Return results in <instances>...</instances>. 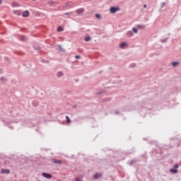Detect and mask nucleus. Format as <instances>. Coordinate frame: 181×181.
<instances>
[{
	"mask_svg": "<svg viewBox=\"0 0 181 181\" xmlns=\"http://www.w3.org/2000/svg\"><path fill=\"white\" fill-rule=\"evenodd\" d=\"M118 11H119V7H111L110 8L111 13H115L116 12H118Z\"/></svg>",
	"mask_w": 181,
	"mask_h": 181,
	"instance_id": "1",
	"label": "nucleus"
},
{
	"mask_svg": "<svg viewBox=\"0 0 181 181\" xmlns=\"http://www.w3.org/2000/svg\"><path fill=\"white\" fill-rule=\"evenodd\" d=\"M53 163H55L56 165H62V162L60 160H57L56 158L52 159Z\"/></svg>",
	"mask_w": 181,
	"mask_h": 181,
	"instance_id": "2",
	"label": "nucleus"
},
{
	"mask_svg": "<svg viewBox=\"0 0 181 181\" xmlns=\"http://www.w3.org/2000/svg\"><path fill=\"white\" fill-rule=\"evenodd\" d=\"M43 177H46V179H52V175L46 173H42Z\"/></svg>",
	"mask_w": 181,
	"mask_h": 181,
	"instance_id": "3",
	"label": "nucleus"
},
{
	"mask_svg": "<svg viewBox=\"0 0 181 181\" xmlns=\"http://www.w3.org/2000/svg\"><path fill=\"white\" fill-rule=\"evenodd\" d=\"M1 173H2L3 175L6 173V175H9V173H11V170H5V169H1Z\"/></svg>",
	"mask_w": 181,
	"mask_h": 181,
	"instance_id": "4",
	"label": "nucleus"
},
{
	"mask_svg": "<svg viewBox=\"0 0 181 181\" xmlns=\"http://www.w3.org/2000/svg\"><path fill=\"white\" fill-rule=\"evenodd\" d=\"M30 13H29V11H25L24 12H23L22 13V16L23 18H28V16H29Z\"/></svg>",
	"mask_w": 181,
	"mask_h": 181,
	"instance_id": "5",
	"label": "nucleus"
},
{
	"mask_svg": "<svg viewBox=\"0 0 181 181\" xmlns=\"http://www.w3.org/2000/svg\"><path fill=\"white\" fill-rule=\"evenodd\" d=\"M101 176H103L102 173H95L93 175V178L96 180V179H98L99 177H101Z\"/></svg>",
	"mask_w": 181,
	"mask_h": 181,
	"instance_id": "6",
	"label": "nucleus"
},
{
	"mask_svg": "<svg viewBox=\"0 0 181 181\" xmlns=\"http://www.w3.org/2000/svg\"><path fill=\"white\" fill-rule=\"evenodd\" d=\"M13 13H15V15H18V16H20L22 12L21 11V10H16L13 11Z\"/></svg>",
	"mask_w": 181,
	"mask_h": 181,
	"instance_id": "7",
	"label": "nucleus"
},
{
	"mask_svg": "<svg viewBox=\"0 0 181 181\" xmlns=\"http://www.w3.org/2000/svg\"><path fill=\"white\" fill-rule=\"evenodd\" d=\"M76 13H83L84 8H78L76 11Z\"/></svg>",
	"mask_w": 181,
	"mask_h": 181,
	"instance_id": "8",
	"label": "nucleus"
},
{
	"mask_svg": "<svg viewBox=\"0 0 181 181\" xmlns=\"http://www.w3.org/2000/svg\"><path fill=\"white\" fill-rule=\"evenodd\" d=\"M125 46H127V42H122L119 45V47L121 49H124L125 47Z\"/></svg>",
	"mask_w": 181,
	"mask_h": 181,
	"instance_id": "9",
	"label": "nucleus"
},
{
	"mask_svg": "<svg viewBox=\"0 0 181 181\" xmlns=\"http://www.w3.org/2000/svg\"><path fill=\"white\" fill-rule=\"evenodd\" d=\"M66 119L67 124H70V122H71V120L70 119V117H69V116L66 115Z\"/></svg>",
	"mask_w": 181,
	"mask_h": 181,
	"instance_id": "10",
	"label": "nucleus"
},
{
	"mask_svg": "<svg viewBox=\"0 0 181 181\" xmlns=\"http://www.w3.org/2000/svg\"><path fill=\"white\" fill-rule=\"evenodd\" d=\"M134 33H132V31H129L127 32V36H129V37H131V36H133Z\"/></svg>",
	"mask_w": 181,
	"mask_h": 181,
	"instance_id": "11",
	"label": "nucleus"
},
{
	"mask_svg": "<svg viewBox=\"0 0 181 181\" xmlns=\"http://www.w3.org/2000/svg\"><path fill=\"white\" fill-rule=\"evenodd\" d=\"M170 171L171 173H177V170L176 169H170Z\"/></svg>",
	"mask_w": 181,
	"mask_h": 181,
	"instance_id": "12",
	"label": "nucleus"
},
{
	"mask_svg": "<svg viewBox=\"0 0 181 181\" xmlns=\"http://www.w3.org/2000/svg\"><path fill=\"white\" fill-rule=\"evenodd\" d=\"M90 40H91V37H86L85 38V42H90Z\"/></svg>",
	"mask_w": 181,
	"mask_h": 181,
	"instance_id": "13",
	"label": "nucleus"
},
{
	"mask_svg": "<svg viewBox=\"0 0 181 181\" xmlns=\"http://www.w3.org/2000/svg\"><path fill=\"white\" fill-rule=\"evenodd\" d=\"M62 76H63V72L59 71L57 73V77H62Z\"/></svg>",
	"mask_w": 181,
	"mask_h": 181,
	"instance_id": "14",
	"label": "nucleus"
},
{
	"mask_svg": "<svg viewBox=\"0 0 181 181\" xmlns=\"http://www.w3.org/2000/svg\"><path fill=\"white\" fill-rule=\"evenodd\" d=\"M57 31H58V32H63V28H62V27H58Z\"/></svg>",
	"mask_w": 181,
	"mask_h": 181,
	"instance_id": "15",
	"label": "nucleus"
},
{
	"mask_svg": "<svg viewBox=\"0 0 181 181\" xmlns=\"http://www.w3.org/2000/svg\"><path fill=\"white\" fill-rule=\"evenodd\" d=\"M172 64L173 67H175V66H177V64H179V62H173Z\"/></svg>",
	"mask_w": 181,
	"mask_h": 181,
	"instance_id": "16",
	"label": "nucleus"
},
{
	"mask_svg": "<svg viewBox=\"0 0 181 181\" xmlns=\"http://www.w3.org/2000/svg\"><path fill=\"white\" fill-rule=\"evenodd\" d=\"M132 30H133V32H134V33H138V30H136V28H133Z\"/></svg>",
	"mask_w": 181,
	"mask_h": 181,
	"instance_id": "17",
	"label": "nucleus"
},
{
	"mask_svg": "<svg viewBox=\"0 0 181 181\" xmlns=\"http://www.w3.org/2000/svg\"><path fill=\"white\" fill-rule=\"evenodd\" d=\"M95 16H96V18L98 19H100L101 18V16L100 14H96Z\"/></svg>",
	"mask_w": 181,
	"mask_h": 181,
	"instance_id": "18",
	"label": "nucleus"
},
{
	"mask_svg": "<svg viewBox=\"0 0 181 181\" xmlns=\"http://www.w3.org/2000/svg\"><path fill=\"white\" fill-rule=\"evenodd\" d=\"M75 181H83V180H81V179H80V178H76Z\"/></svg>",
	"mask_w": 181,
	"mask_h": 181,
	"instance_id": "19",
	"label": "nucleus"
},
{
	"mask_svg": "<svg viewBox=\"0 0 181 181\" xmlns=\"http://www.w3.org/2000/svg\"><path fill=\"white\" fill-rule=\"evenodd\" d=\"M174 168H175V169H177V168H179V165H174Z\"/></svg>",
	"mask_w": 181,
	"mask_h": 181,
	"instance_id": "20",
	"label": "nucleus"
},
{
	"mask_svg": "<svg viewBox=\"0 0 181 181\" xmlns=\"http://www.w3.org/2000/svg\"><path fill=\"white\" fill-rule=\"evenodd\" d=\"M71 13H72L71 12L69 13H64V15H70Z\"/></svg>",
	"mask_w": 181,
	"mask_h": 181,
	"instance_id": "21",
	"label": "nucleus"
},
{
	"mask_svg": "<svg viewBox=\"0 0 181 181\" xmlns=\"http://www.w3.org/2000/svg\"><path fill=\"white\" fill-rule=\"evenodd\" d=\"M165 5H166V3H165V2L162 3V6H163V7L165 6Z\"/></svg>",
	"mask_w": 181,
	"mask_h": 181,
	"instance_id": "22",
	"label": "nucleus"
},
{
	"mask_svg": "<svg viewBox=\"0 0 181 181\" xmlns=\"http://www.w3.org/2000/svg\"><path fill=\"white\" fill-rule=\"evenodd\" d=\"M75 57H76V59H80V56H78V55H76Z\"/></svg>",
	"mask_w": 181,
	"mask_h": 181,
	"instance_id": "23",
	"label": "nucleus"
},
{
	"mask_svg": "<svg viewBox=\"0 0 181 181\" xmlns=\"http://www.w3.org/2000/svg\"><path fill=\"white\" fill-rule=\"evenodd\" d=\"M138 28H145V27L143 26V25H138Z\"/></svg>",
	"mask_w": 181,
	"mask_h": 181,
	"instance_id": "24",
	"label": "nucleus"
},
{
	"mask_svg": "<svg viewBox=\"0 0 181 181\" xmlns=\"http://www.w3.org/2000/svg\"><path fill=\"white\" fill-rule=\"evenodd\" d=\"M144 8H146V4H144Z\"/></svg>",
	"mask_w": 181,
	"mask_h": 181,
	"instance_id": "25",
	"label": "nucleus"
},
{
	"mask_svg": "<svg viewBox=\"0 0 181 181\" xmlns=\"http://www.w3.org/2000/svg\"><path fill=\"white\" fill-rule=\"evenodd\" d=\"M1 4H2V0H0V5H1Z\"/></svg>",
	"mask_w": 181,
	"mask_h": 181,
	"instance_id": "26",
	"label": "nucleus"
},
{
	"mask_svg": "<svg viewBox=\"0 0 181 181\" xmlns=\"http://www.w3.org/2000/svg\"><path fill=\"white\" fill-rule=\"evenodd\" d=\"M17 6H20V5H19V4H18V3H17Z\"/></svg>",
	"mask_w": 181,
	"mask_h": 181,
	"instance_id": "27",
	"label": "nucleus"
}]
</instances>
